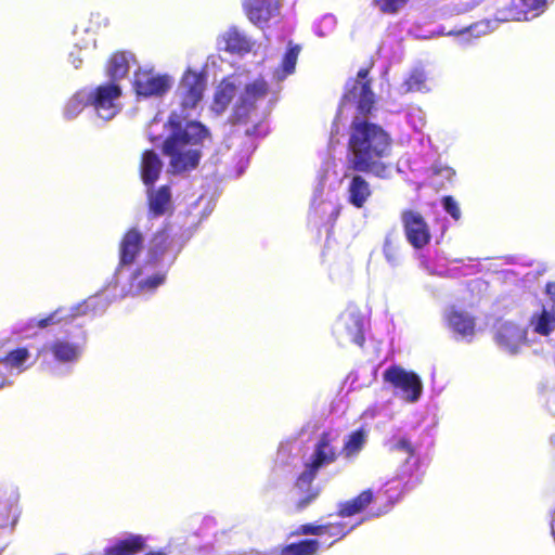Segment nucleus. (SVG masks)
<instances>
[{
	"label": "nucleus",
	"mask_w": 555,
	"mask_h": 555,
	"mask_svg": "<svg viewBox=\"0 0 555 555\" xmlns=\"http://www.w3.org/2000/svg\"><path fill=\"white\" fill-rule=\"evenodd\" d=\"M348 157L344 171L347 179L348 203L360 209L373 195L370 182L363 176L372 175L386 179L390 172L389 158L392 139L378 124L354 118L349 127Z\"/></svg>",
	"instance_id": "nucleus-1"
},
{
	"label": "nucleus",
	"mask_w": 555,
	"mask_h": 555,
	"mask_svg": "<svg viewBox=\"0 0 555 555\" xmlns=\"http://www.w3.org/2000/svg\"><path fill=\"white\" fill-rule=\"evenodd\" d=\"M171 133L163 143V154L170 158L172 173H183L195 169L201 160V146L208 130L197 121H188L184 126L178 114L169 116Z\"/></svg>",
	"instance_id": "nucleus-2"
},
{
	"label": "nucleus",
	"mask_w": 555,
	"mask_h": 555,
	"mask_svg": "<svg viewBox=\"0 0 555 555\" xmlns=\"http://www.w3.org/2000/svg\"><path fill=\"white\" fill-rule=\"evenodd\" d=\"M270 92L263 78L245 85L241 91L231 115V122L248 138H261L268 132L264 116L257 111V103L264 100Z\"/></svg>",
	"instance_id": "nucleus-3"
},
{
	"label": "nucleus",
	"mask_w": 555,
	"mask_h": 555,
	"mask_svg": "<svg viewBox=\"0 0 555 555\" xmlns=\"http://www.w3.org/2000/svg\"><path fill=\"white\" fill-rule=\"evenodd\" d=\"M369 68H361L357 77L348 79L345 85L339 106L343 107L349 103L354 104L357 116L353 119L367 120L366 117L375 108V94L372 90V79L369 78Z\"/></svg>",
	"instance_id": "nucleus-4"
},
{
	"label": "nucleus",
	"mask_w": 555,
	"mask_h": 555,
	"mask_svg": "<svg viewBox=\"0 0 555 555\" xmlns=\"http://www.w3.org/2000/svg\"><path fill=\"white\" fill-rule=\"evenodd\" d=\"M331 431H323L313 447V452L304 470L298 475V483L314 481L321 468L335 463L340 451L334 446Z\"/></svg>",
	"instance_id": "nucleus-5"
},
{
	"label": "nucleus",
	"mask_w": 555,
	"mask_h": 555,
	"mask_svg": "<svg viewBox=\"0 0 555 555\" xmlns=\"http://www.w3.org/2000/svg\"><path fill=\"white\" fill-rule=\"evenodd\" d=\"M383 380L393 389L400 390L409 402H416L423 391L420 376L415 372L406 371L398 364H392L384 371Z\"/></svg>",
	"instance_id": "nucleus-6"
},
{
	"label": "nucleus",
	"mask_w": 555,
	"mask_h": 555,
	"mask_svg": "<svg viewBox=\"0 0 555 555\" xmlns=\"http://www.w3.org/2000/svg\"><path fill=\"white\" fill-rule=\"evenodd\" d=\"M121 94L118 83L114 81L103 83L89 92V104L100 118L111 120L119 112L117 101Z\"/></svg>",
	"instance_id": "nucleus-7"
},
{
	"label": "nucleus",
	"mask_w": 555,
	"mask_h": 555,
	"mask_svg": "<svg viewBox=\"0 0 555 555\" xmlns=\"http://www.w3.org/2000/svg\"><path fill=\"white\" fill-rule=\"evenodd\" d=\"M403 232L409 244L422 249L430 243V228L424 216L414 209H404L400 214Z\"/></svg>",
	"instance_id": "nucleus-8"
},
{
	"label": "nucleus",
	"mask_w": 555,
	"mask_h": 555,
	"mask_svg": "<svg viewBox=\"0 0 555 555\" xmlns=\"http://www.w3.org/2000/svg\"><path fill=\"white\" fill-rule=\"evenodd\" d=\"M206 89V76L192 69H186L178 86V96L183 111L193 109L202 101Z\"/></svg>",
	"instance_id": "nucleus-9"
},
{
	"label": "nucleus",
	"mask_w": 555,
	"mask_h": 555,
	"mask_svg": "<svg viewBox=\"0 0 555 555\" xmlns=\"http://www.w3.org/2000/svg\"><path fill=\"white\" fill-rule=\"evenodd\" d=\"M242 8L247 20L256 27L264 29L281 14L282 0H244Z\"/></svg>",
	"instance_id": "nucleus-10"
},
{
	"label": "nucleus",
	"mask_w": 555,
	"mask_h": 555,
	"mask_svg": "<svg viewBox=\"0 0 555 555\" xmlns=\"http://www.w3.org/2000/svg\"><path fill=\"white\" fill-rule=\"evenodd\" d=\"M171 81L167 75H157L152 70L139 69L134 73L132 87L138 96H163L170 89Z\"/></svg>",
	"instance_id": "nucleus-11"
},
{
	"label": "nucleus",
	"mask_w": 555,
	"mask_h": 555,
	"mask_svg": "<svg viewBox=\"0 0 555 555\" xmlns=\"http://www.w3.org/2000/svg\"><path fill=\"white\" fill-rule=\"evenodd\" d=\"M495 341L512 353L527 343V331L514 322L502 323L495 332Z\"/></svg>",
	"instance_id": "nucleus-12"
},
{
	"label": "nucleus",
	"mask_w": 555,
	"mask_h": 555,
	"mask_svg": "<svg viewBox=\"0 0 555 555\" xmlns=\"http://www.w3.org/2000/svg\"><path fill=\"white\" fill-rule=\"evenodd\" d=\"M143 248V235L135 229H129L119 243L118 269L132 264Z\"/></svg>",
	"instance_id": "nucleus-13"
},
{
	"label": "nucleus",
	"mask_w": 555,
	"mask_h": 555,
	"mask_svg": "<svg viewBox=\"0 0 555 555\" xmlns=\"http://www.w3.org/2000/svg\"><path fill=\"white\" fill-rule=\"evenodd\" d=\"M447 326L461 337L472 338L476 333V319L467 311L451 307L444 314Z\"/></svg>",
	"instance_id": "nucleus-14"
},
{
	"label": "nucleus",
	"mask_w": 555,
	"mask_h": 555,
	"mask_svg": "<svg viewBox=\"0 0 555 555\" xmlns=\"http://www.w3.org/2000/svg\"><path fill=\"white\" fill-rule=\"evenodd\" d=\"M147 191V208L149 214L152 218H157L171 212L172 206V194L169 185H160L157 189L150 186Z\"/></svg>",
	"instance_id": "nucleus-15"
},
{
	"label": "nucleus",
	"mask_w": 555,
	"mask_h": 555,
	"mask_svg": "<svg viewBox=\"0 0 555 555\" xmlns=\"http://www.w3.org/2000/svg\"><path fill=\"white\" fill-rule=\"evenodd\" d=\"M297 498L292 502L291 512L298 514L307 509L320 496L321 489L313 486V481L298 483V477L294 481Z\"/></svg>",
	"instance_id": "nucleus-16"
},
{
	"label": "nucleus",
	"mask_w": 555,
	"mask_h": 555,
	"mask_svg": "<svg viewBox=\"0 0 555 555\" xmlns=\"http://www.w3.org/2000/svg\"><path fill=\"white\" fill-rule=\"evenodd\" d=\"M163 169V162L153 150H145L141 155L140 176L146 186H153Z\"/></svg>",
	"instance_id": "nucleus-17"
},
{
	"label": "nucleus",
	"mask_w": 555,
	"mask_h": 555,
	"mask_svg": "<svg viewBox=\"0 0 555 555\" xmlns=\"http://www.w3.org/2000/svg\"><path fill=\"white\" fill-rule=\"evenodd\" d=\"M224 50L231 54H247L253 49L251 40L237 27L232 26L221 36Z\"/></svg>",
	"instance_id": "nucleus-18"
},
{
	"label": "nucleus",
	"mask_w": 555,
	"mask_h": 555,
	"mask_svg": "<svg viewBox=\"0 0 555 555\" xmlns=\"http://www.w3.org/2000/svg\"><path fill=\"white\" fill-rule=\"evenodd\" d=\"M374 501V493L371 489L361 491L357 496L338 504L337 515L351 517L364 512Z\"/></svg>",
	"instance_id": "nucleus-19"
},
{
	"label": "nucleus",
	"mask_w": 555,
	"mask_h": 555,
	"mask_svg": "<svg viewBox=\"0 0 555 555\" xmlns=\"http://www.w3.org/2000/svg\"><path fill=\"white\" fill-rule=\"evenodd\" d=\"M146 547L145 538L140 534H131L118 540L114 545L105 550V555H137Z\"/></svg>",
	"instance_id": "nucleus-20"
},
{
	"label": "nucleus",
	"mask_w": 555,
	"mask_h": 555,
	"mask_svg": "<svg viewBox=\"0 0 555 555\" xmlns=\"http://www.w3.org/2000/svg\"><path fill=\"white\" fill-rule=\"evenodd\" d=\"M49 350L59 362H74L79 359L82 352V345L56 339L50 345Z\"/></svg>",
	"instance_id": "nucleus-21"
},
{
	"label": "nucleus",
	"mask_w": 555,
	"mask_h": 555,
	"mask_svg": "<svg viewBox=\"0 0 555 555\" xmlns=\"http://www.w3.org/2000/svg\"><path fill=\"white\" fill-rule=\"evenodd\" d=\"M236 85L230 78H223L214 94V105L218 112H223L236 94Z\"/></svg>",
	"instance_id": "nucleus-22"
},
{
	"label": "nucleus",
	"mask_w": 555,
	"mask_h": 555,
	"mask_svg": "<svg viewBox=\"0 0 555 555\" xmlns=\"http://www.w3.org/2000/svg\"><path fill=\"white\" fill-rule=\"evenodd\" d=\"M529 323L535 334L548 336L555 330V312L543 308L541 312L531 315Z\"/></svg>",
	"instance_id": "nucleus-23"
},
{
	"label": "nucleus",
	"mask_w": 555,
	"mask_h": 555,
	"mask_svg": "<svg viewBox=\"0 0 555 555\" xmlns=\"http://www.w3.org/2000/svg\"><path fill=\"white\" fill-rule=\"evenodd\" d=\"M319 551L320 541L318 539H305L284 545L280 555H317Z\"/></svg>",
	"instance_id": "nucleus-24"
},
{
	"label": "nucleus",
	"mask_w": 555,
	"mask_h": 555,
	"mask_svg": "<svg viewBox=\"0 0 555 555\" xmlns=\"http://www.w3.org/2000/svg\"><path fill=\"white\" fill-rule=\"evenodd\" d=\"M128 72L129 62L126 53L122 51L114 52L107 61V76L113 80L121 79L127 76Z\"/></svg>",
	"instance_id": "nucleus-25"
},
{
	"label": "nucleus",
	"mask_w": 555,
	"mask_h": 555,
	"mask_svg": "<svg viewBox=\"0 0 555 555\" xmlns=\"http://www.w3.org/2000/svg\"><path fill=\"white\" fill-rule=\"evenodd\" d=\"M30 353L26 347H18L0 358V364L10 370H17L23 372L26 370V361L29 359Z\"/></svg>",
	"instance_id": "nucleus-26"
},
{
	"label": "nucleus",
	"mask_w": 555,
	"mask_h": 555,
	"mask_svg": "<svg viewBox=\"0 0 555 555\" xmlns=\"http://www.w3.org/2000/svg\"><path fill=\"white\" fill-rule=\"evenodd\" d=\"M365 443V434L363 429H357L348 435L340 453H344L346 457H352L357 455Z\"/></svg>",
	"instance_id": "nucleus-27"
},
{
	"label": "nucleus",
	"mask_w": 555,
	"mask_h": 555,
	"mask_svg": "<svg viewBox=\"0 0 555 555\" xmlns=\"http://www.w3.org/2000/svg\"><path fill=\"white\" fill-rule=\"evenodd\" d=\"M300 50L301 48L299 44H295L292 41L288 42L287 49L281 62V68L284 76L291 75L295 72Z\"/></svg>",
	"instance_id": "nucleus-28"
},
{
	"label": "nucleus",
	"mask_w": 555,
	"mask_h": 555,
	"mask_svg": "<svg viewBox=\"0 0 555 555\" xmlns=\"http://www.w3.org/2000/svg\"><path fill=\"white\" fill-rule=\"evenodd\" d=\"M322 527L324 528L322 530V535H327L328 538H332L330 546L343 540L352 529V527L348 528L347 524L343 521L322 524Z\"/></svg>",
	"instance_id": "nucleus-29"
},
{
	"label": "nucleus",
	"mask_w": 555,
	"mask_h": 555,
	"mask_svg": "<svg viewBox=\"0 0 555 555\" xmlns=\"http://www.w3.org/2000/svg\"><path fill=\"white\" fill-rule=\"evenodd\" d=\"M86 106H90L89 104V92L86 93L83 91H79L75 93L66 106V114L72 117L81 112Z\"/></svg>",
	"instance_id": "nucleus-30"
},
{
	"label": "nucleus",
	"mask_w": 555,
	"mask_h": 555,
	"mask_svg": "<svg viewBox=\"0 0 555 555\" xmlns=\"http://www.w3.org/2000/svg\"><path fill=\"white\" fill-rule=\"evenodd\" d=\"M410 0H373L374 4L384 14H396L401 10Z\"/></svg>",
	"instance_id": "nucleus-31"
},
{
	"label": "nucleus",
	"mask_w": 555,
	"mask_h": 555,
	"mask_svg": "<svg viewBox=\"0 0 555 555\" xmlns=\"http://www.w3.org/2000/svg\"><path fill=\"white\" fill-rule=\"evenodd\" d=\"M525 10L511 13L512 18L520 21L522 17H526L528 11L537 10L543 7L546 3V0H521Z\"/></svg>",
	"instance_id": "nucleus-32"
},
{
	"label": "nucleus",
	"mask_w": 555,
	"mask_h": 555,
	"mask_svg": "<svg viewBox=\"0 0 555 555\" xmlns=\"http://www.w3.org/2000/svg\"><path fill=\"white\" fill-rule=\"evenodd\" d=\"M348 334L350 336V340L358 345L359 347H363L365 343V336L362 328V323L359 320H354V328H348Z\"/></svg>",
	"instance_id": "nucleus-33"
},
{
	"label": "nucleus",
	"mask_w": 555,
	"mask_h": 555,
	"mask_svg": "<svg viewBox=\"0 0 555 555\" xmlns=\"http://www.w3.org/2000/svg\"><path fill=\"white\" fill-rule=\"evenodd\" d=\"M324 528L322 525H314V524H302L297 527V529L294 531V534L296 535H322V530Z\"/></svg>",
	"instance_id": "nucleus-34"
},
{
	"label": "nucleus",
	"mask_w": 555,
	"mask_h": 555,
	"mask_svg": "<svg viewBox=\"0 0 555 555\" xmlns=\"http://www.w3.org/2000/svg\"><path fill=\"white\" fill-rule=\"evenodd\" d=\"M442 205H443L444 210L454 220L457 221L461 218V210H460L459 204L456 203V201L452 196H450V195L444 196L442 198Z\"/></svg>",
	"instance_id": "nucleus-35"
},
{
	"label": "nucleus",
	"mask_w": 555,
	"mask_h": 555,
	"mask_svg": "<svg viewBox=\"0 0 555 555\" xmlns=\"http://www.w3.org/2000/svg\"><path fill=\"white\" fill-rule=\"evenodd\" d=\"M383 251L386 259L389 262H396L398 259L397 247L395 246L392 240L387 236L384 242Z\"/></svg>",
	"instance_id": "nucleus-36"
},
{
	"label": "nucleus",
	"mask_w": 555,
	"mask_h": 555,
	"mask_svg": "<svg viewBox=\"0 0 555 555\" xmlns=\"http://www.w3.org/2000/svg\"><path fill=\"white\" fill-rule=\"evenodd\" d=\"M164 281H165L164 274H159V273L154 274L152 276H149L144 281H142L140 283V287L142 289H154V288L158 287L160 284H163Z\"/></svg>",
	"instance_id": "nucleus-37"
},
{
	"label": "nucleus",
	"mask_w": 555,
	"mask_h": 555,
	"mask_svg": "<svg viewBox=\"0 0 555 555\" xmlns=\"http://www.w3.org/2000/svg\"><path fill=\"white\" fill-rule=\"evenodd\" d=\"M59 310L51 312L48 317L40 319L37 322L39 328H44L49 325L60 324L64 322V319L59 315Z\"/></svg>",
	"instance_id": "nucleus-38"
},
{
	"label": "nucleus",
	"mask_w": 555,
	"mask_h": 555,
	"mask_svg": "<svg viewBox=\"0 0 555 555\" xmlns=\"http://www.w3.org/2000/svg\"><path fill=\"white\" fill-rule=\"evenodd\" d=\"M395 449L399 451H404L405 453L409 454V456H414L415 454L414 447L412 446L411 441L405 437H402L397 441V443L395 444Z\"/></svg>",
	"instance_id": "nucleus-39"
},
{
	"label": "nucleus",
	"mask_w": 555,
	"mask_h": 555,
	"mask_svg": "<svg viewBox=\"0 0 555 555\" xmlns=\"http://www.w3.org/2000/svg\"><path fill=\"white\" fill-rule=\"evenodd\" d=\"M545 294L547 295L553 307H555V282H547L545 284Z\"/></svg>",
	"instance_id": "nucleus-40"
},
{
	"label": "nucleus",
	"mask_w": 555,
	"mask_h": 555,
	"mask_svg": "<svg viewBox=\"0 0 555 555\" xmlns=\"http://www.w3.org/2000/svg\"><path fill=\"white\" fill-rule=\"evenodd\" d=\"M395 503H396V500H388L387 503L383 507H380L376 512H374L372 514V516L379 517L382 515H385L387 512L390 511V508L395 505Z\"/></svg>",
	"instance_id": "nucleus-41"
},
{
	"label": "nucleus",
	"mask_w": 555,
	"mask_h": 555,
	"mask_svg": "<svg viewBox=\"0 0 555 555\" xmlns=\"http://www.w3.org/2000/svg\"><path fill=\"white\" fill-rule=\"evenodd\" d=\"M423 81L424 80L422 79L421 75H412L408 80V89L411 90L414 86H420L423 83Z\"/></svg>",
	"instance_id": "nucleus-42"
},
{
	"label": "nucleus",
	"mask_w": 555,
	"mask_h": 555,
	"mask_svg": "<svg viewBox=\"0 0 555 555\" xmlns=\"http://www.w3.org/2000/svg\"><path fill=\"white\" fill-rule=\"evenodd\" d=\"M75 327H77L78 330H80V333H81V340H82V343L85 344V341H86V339H87L86 332L82 330V326H81V325H75Z\"/></svg>",
	"instance_id": "nucleus-43"
},
{
	"label": "nucleus",
	"mask_w": 555,
	"mask_h": 555,
	"mask_svg": "<svg viewBox=\"0 0 555 555\" xmlns=\"http://www.w3.org/2000/svg\"><path fill=\"white\" fill-rule=\"evenodd\" d=\"M144 555H167V554L163 551H151V552L145 553Z\"/></svg>",
	"instance_id": "nucleus-44"
},
{
	"label": "nucleus",
	"mask_w": 555,
	"mask_h": 555,
	"mask_svg": "<svg viewBox=\"0 0 555 555\" xmlns=\"http://www.w3.org/2000/svg\"><path fill=\"white\" fill-rule=\"evenodd\" d=\"M159 138L154 135L152 132L149 133V140L155 143Z\"/></svg>",
	"instance_id": "nucleus-45"
}]
</instances>
